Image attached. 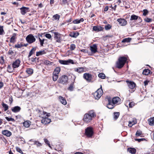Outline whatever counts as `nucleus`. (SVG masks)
<instances>
[{
    "mask_svg": "<svg viewBox=\"0 0 154 154\" xmlns=\"http://www.w3.org/2000/svg\"><path fill=\"white\" fill-rule=\"evenodd\" d=\"M93 29L94 31L98 32L102 30L103 28L100 26H94L93 27Z\"/></svg>",
    "mask_w": 154,
    "mask_h": 154,
    "instance_id": "nucleus-19",
    "label": "nucleus"
},
{
    "mask_svg": "<svg viewBox=\"0 0 154 154\" xmlns=\"http://www.w3.org/2000/svg\"><path fill=\"white\" fill-rule=\"evenodd\" d=\"M148 121L149 122V124L151 125H154V117L149 119Z\"/></svg>",
    "mask_w": 154,
    "mask_h": 154,
    "instance_id": "nucleus-37",
    "label": "nucleus"
},
{
    "mask_svg": "<svg viewBox=\"0 0 154 154\" xmlns=\"http://www.w3.org/2000/svg\"><path fill=\"white\" fill-rule=\"evenodd\" d=\"M90 50L91 52L95 53L97 51V47L96 45L94 44L90 47Z\"/></svg>",
    "mask_w": 154,
    "mask_h": 154,
    "instance_id": "nucleus-16",
    "label": "nucleus"
},
{
    "mask_svg": "<svg viewBox=\"0 0 154 154\" xmlns=\"http://www.w3.org/2000/svg\"><path fill=\"white\" fill-rule=\"evenodd\" d=\"M5 32L3 29V26H0V35H2L4 34Z\"/></svg>",
    "mask_w": 154,
    "mask_h": 154,
    "instance_id": "nucleus-39",
    "label": "nucleus"
},
{
    "mask_svg": "<svg viewBox=\"0 0 154 154\" xmlns=\"http://www.w3.org/2000/svg\"><path fill=\"white\" fill-rule=\"evenodd\" d=\"M60 71V67H56L53 72V74L59 76V74Z\"/></svg>",
    "mask_w": 154,
    "mask_h": 154,
    "instance_id": "nucleus-18",
    "label": "nucleus"
},
{
    "mask_svg": "<svg viewBox=\"0 0 154 154\" xmlns=\"http://www.w3.org/2000/svg\"><path fill=\"white\" fill-rule=\"evenodd\" d=\"M74 70L75 71H76L79 73H81L84 72V68L82 67L75 68Z\"/></svg>",
    "mask_w": 154,
    "mask_h": 154,
    "instance_id": "nucleus-24",
    "label": "nucleus"
},
{
    "mask_svg": "<svg viewBox=\"0 0 154 154\" xmlns=\"http://www.w3.org/2000/svg\"><path fill=\"white\" fill-rule=\"evenodd\" d=\"M59 99L61 103L64 105H65L67 104L66 100L63 97L60 96L59 97Z\"/></svg>",
    "mask_w": 154,
    "mask_h": 154,
    "instance_id": "nucleus-21",
    "label": "nucleus"
},
{
    "mask_svg": "<svg viewBox=\"0 0 154 154\" xmlns=\"http://www.w3.org/2000/svg\"><path fill=\"white\" fill-rule=\"evenodd\" d=\"M126 82L128 84V85L129 88L131 89H134L135 87V84L133 82L126 81Z\"/></svg>",
    "mask_w": 154,
    "mask_h": 154,
    "instance_id": "nucleus-12",
    "label": "nucleus"
},
{
    "mask_svg": "<svg viewBox=\"0 0 154 154\" xmlns=\"http://www.w3.org/2000/svg\"><path fill=\"white\" fill-rule=\"evenodd\" d=\"M96 116L95 112L93 110H91L88 113H86L84 116L83 120L85 122L88 123L90 122L92 118Z\"/></svg>",
    "mask_w": 154,
    "mask_h": 154,
    "instance_id": "nucleus-1",
    "label": "nucleus"
},
{
    "mask_svg": "<svg viewBox=\"0 0 154 154\" xmlns=\"http://www.w3.org/2000/svg\"><path fill=\"white\" fill-rule=\"evenodd\" d=\"M5 118L8 121H11L13 122H15L14 119L12 117L9 118L8 117H6Z\"/></svg>",
    "mask_w": 154,
    "mask_h": 154,
    "instance_id": "nucleus-44",
    "label": "nucleus"
},
{
    "mask_svg": "<svg viewBox=\"0 0 154 154\" xmlns=\"http://www.w3.org/2000/svg\"><path fill=\"white\" fill-rule=\"evenodd\" d=\"M142 134V132L141 131H137L136 133V135L137 137L140 136Z\"/></svg>",
    "mask_w": 154,
    "mask_h": 154,
    "instance_id": "nucleus-57",
    "label": "nucleus"
},
{
    "mask_svg": "<svg viewBox=\"0 0 154 154\" xmlns=\"http://www.w3.org/2000/svg\"><path fill=\"white\" fill-rule=\"evenodd\" d=\"M26 39L29 44H32L35 42L36 39L34 36L32 34H29L26 37Z\"/></svg>",
    "mask_w": 154,
    "mask_h": 154,
    "instance_id": "nucleus-5",
    "label": "nucleus"
},
{
    "mask_svg": "<svg viewBox=\"0 0 154 154\" xmlns=\"http://www.w3.org/2000/svg\"><path fill=\"white\" fill-rule=\"evenodd\" d=\"M45 36L48 39H50L51 38V35L50 34L48 33L45 34Z\"/></svg>",
    "mask_w": 154,
    "mask_h": 154,
    "instance_id": "nucleus-60",
    "label": "nucleus"
},
{
    "mask_svg": "<svg viewBox=\"0 0 154 154\" xmlns=\"http://www.w3.org/2000/svg\"><path fill=\"white\" fill-rule=\"evenodd\" d=\"M119 112H115L114 113L113 118L115 120L117 119L119 117Z\"/></svg>",
    "mask_w": 154,
    "mask_h": 154,
    "instance_id": "nucleus-40",
    "label": "nucleus"
},
{
    "mask_svg": "<svg viewBox=\"0 0 154 154\" xmlns=\"http://www.w3.org/2000/svg\"><path fill=\"white\" fill-rule=\"evenodd\" d=\"M73 85H70L68 88V90H69L70 91H72L73 89Z\"/></svg>",
    "mask_w": 154,
    "mask_h": 154,
    "instance_id": "nucleus-59",
    "label": "nucleus"
},
{
    "mask_svg": "<svg viewBox=\"0 0 154 154\" xmlns=\"http://www.w3.org/2000/svg\"><path fill=\"white\" fill-rule=\"evenodd\" d=\"M3 83L2 82H0V89L3 86Z\"/></svg>",
    "mask_w": 154,
    "mask_h": 154,
    "instance_id": "nucleus-63",
    "label": "nucleus"
},
{
    "mask_svg": "<svg viewBox=\"0 0 154 154\" xmlns=\"http://www.w3.org/2000/svg\"><path fill=\"white\" fill-rule=\"evenodd\" d=\"M38 39L40 42L41 45V46H43L45 39H43L42 40L40 38H39Z\"/></svg>",
    "mask_w": 154,
    "mask_h": 154,
    "instance_id": "nucleus-53",
    "label": "nucleus"
},
{
    "mask_svg": "<svg viewBox=\"0 0 154 154\" xmlns=\"http://www.w3.org/2000/svg\"><path fill=\"white\" fill-rule=\"evenodd\" d=\"M2 134L8 137H10L12 135V133L7 130H4L2 131Z\"/></svg>",
    "mask_w": 154,
    "mask_h": 154,
    "instance_id": "nucleus-17",
    "label": "nucleus"
},
{
    "mask_svg": "<svg viewBox=\"0 0 154 154\" xmlns=\"http://www.w3.org/2000/svg\"><path fill=\"white\" fill-rule=\"evenodd\" d=\"M44 141L45 142V143H46L47 145H48V146L51 148V149L52 147L50 145L49 141L46 138H45L44 139Z\"/></svg>",
    "mask_w": 154,
    "mask_h": 154,
    "instance_id": "nucleus-46",
    "label": "nucleus"
},
{
    "mask_svg": "<svg viewBox=\"0 0 154 154\" xmlns=\"http://www.w3.org/2000/svg\"><path fill=\"white\" fill-rule=\"evenodd\" d=\"M117 21L119 23V24L122 26H125L127 25V21L124 19H118L117 20Z\"/></svg>",
    "mask_w": 154,
    "mask_h": 154,
    "instance_id": "nucleus-10",
    "label": "nucleus"
},
{
    "mask_svg": "<svg viewBox=\"0 0 154 154\" xmlns=\"http://www.w3.org/2000/svg\"><path fill=\"white\" fill-rule=\"evenodd\" d=\"M16 150L18 152H20V153L23 154V152L22 150L21 149L18 147H16Z\"/></svg>",
    "mask_w": 154,
    "mask_h": 154,
    "instance_id": "nucleus-56",
    "label": "nucleus"
},
{
    "mask_svg": "<svg viewBox=\"0 0 154 154\" xmlns=\"http://www.w3.org/2000/svg\"><path fill=\"white\" fill-rule=\"evenodd\" d=\"M20 61L19 59L16 60L12 64V67L13 68H16L18 67L20 64Z\"/></svg>",
    "mask_w": 154,
    "mask_h": 154,
    "instance_id": "nucleus-15",
    "label": "nucleus"
},
{
    "mask_svg": "<svg viewBox=\"0 0 154 154\" xmlns=\"http://www.w3.org/2000/svg\"><path fill=\"white\" fill-rule=\"evenodd\" d=\"M2 105L3 107L4 108L5 111H7L8 109V106L4 103L2 102Z\"/></svg>",
    "mask_w": 154,
    "mask_h": 154,
    "instance_id": "nucleus-35",
    "label": "nucleus"
},
{
    "mask_svg": "<svg viewBox=\"0 0 154 154\" xmlns=\"http://www.w3.org/2000/svg\"><path fill=\"white\" fill-rule=\"evenodd\" d=\"M11 109L13 112L16 113L19 112L21 109V108L20 106H17L12 108Z\"/></svg>",
    "mask_w": 154,
    "mask_h": 154,
    "instance_id": "nucleus-20",
    "label": "nucleus"
},
{
    "mask_svg": "<svg viewBox=\"0 0 154 154\" xmlns=\"http://www.w3.org/2000/svg\"><path fill=\"white\" fill-rule=\"evenodd\" d=\"M21 13L23 15H24L25 14L29 11V8L27 7H23L20 8Z\"/></svg>",
    "mask_w": 154,
    "mask_h": 154,
    "instance_id": "nucleus-13",
    "label": "nucleus"
},
{
    "mask_svg": "<svg viewBox=\"0 0 154 154\" xmlns=\"http://www.w3.org/2000/svg\"><path fill=\"white\" fill-rule=\"evenodd\" d=\"M108 10V7L106 6L105 7L104 9V11H107Z\"/></svg>",
    "mask_w": 154,
    "mask_h": 154,
    "instance_id": "nucleus-64",
    "label": "nucleus"
},
{
    "mask_svg": "<svg viewBox=\"0 0 154 154\" xmlns=\"http://www.w3.org/2000/svg\"><path fill=\"white\" fill-rule=\"evenodd\" d=\"M131 40V38H125L122 41V42H129Z\"/></svg>",
    "mask_w": 154,
    "mask_h": 154,
    "instance_id": "nucleus-42",
    "label": "nucleus"
},
{
    "mask_svg": "<svg viewBox=\"0 0 154 154\" xmlns=\"http://www.w3.org/2000/svg\"><path fill=\"white\" fill-rule=\"evenodd\" d=\"M14 68L13 67L12 68L11 66H8L7 67V71L11 73L13 72Z\"/></svg>",
    "mask_w": 154,
    "mask_h": 154,
    "instance_id": "nucleus-41",
    "label": "nucleus"
},
{
    "mask_svg": "<svg viewBox=\"0 0 154 154\" xmlns=\"http://www.w3.org/2000/svg\"><path fill=\"white\" fill-rule=\"evenodd\" d=\"M144 20L146 22L149 23L152 21V19L146 17L144 19Z\"/></svg>",
    "mask_w": 154,
    "mask_h": 154,
    "instance_id": "nucleus-52",
    "label": "nucleus"
},
{
    "mask_svg": "<svg viewBox=\"0 0 154 154\" xmlns=\"http://www.w3.org/2000/svg\"><path fill=\"white\" fill-rule=\"evenodd\" d=\"M98 77L102 79H104L105 78V75L103 73H100L98 75Z\"/></svg>",
    "mask_w": 154,
    "mask_h": 154,
    "instance_id": "nucleus-45",
    "label": "nucleus"
},
{
    "mask_svg": "<svg viewBox=\"0 0 154 154\" xmlns=\"http://www.w3.org/2000/svg\"><path fill=\"white\" fill-rule=\"evenodd\" d=\"M44 63L45 64L47 65H51L53 63L52 62H51L49 60H45Z\"/></svg>",
    "mask_w": 154,
    "mask_h": 154,
    "instance_id": "nucleus-43",
    "label": "nucleus"
},
{
    "mask_svg": "<svg viewBox=\"0 0 154 154\" xmlns=\"http://www.w3.org/2000/svg\"><path fill=\"white\" fill-rule=\"evenodd\" d=\"M85 134L87 137H90L92 136L93 134L92 129L91 128L88 127L85 129Z\"/></svg>",
    "mask_w": 154,
    "mask_h": 154,
    "instance_id": "nucleus-8",
    "label": "nucleus"
},
{
    "mask_svg": "<svg viewBox=\"0 0 154 154\" xmlns=\"http://www.w3.org/2000/svg\"><path fill=\"white\" fill-rule=\"evenodd\" d=\"M23 47L22 44L21 43L17 44L15 45L14 47L17 48H20Z\"/></svg>",
    "mask_w": 154,
    "mask_h": 154,
    "instance_id": "nucleus-49",
    "label": "nucleus"
},
{
    "mask_svg": "<svg viewBox=\"0 0 154 154\" xmlns=\"http://www.w3.org/2000/svg\"><path fill=\"white\" fill-rule=\"evenodd\" d=\"M60 63L62 64L68 65L69 63H73V60L69 59L67 60H60L59 61Z\"/></svg>",
    "mask_w": 154,
    "mask_h": 154,
    "instance_id": "nucleus-9",
    "label": "nucleus"
},
{
    "mask_svg": "<svg viewBox=\"0 0 154 154\" xmlns=\"http://www.w3.org/2000/svg\"><path fill=\"white\" fill-rule=\"evenodd\" d=\"M149 82V81L148 80H145L144 82V84L145 86H146L148 85V83Z\"/></svg>",
    "mask_w": 154,
    "mask_h": 154,
    "instance_id": "nucleus-62",
    "label": "nucleus"
},
{
    "mask_svg": "<svg viewBox=\"0 0 154 154\" xmlns=\"http://www.w3.org/2000/svg\"><path fill=\"white\" fill-rule=\"evenodd\" d=\"M103 93L102 88V86L100 88L98 89L94 93V96L96 99H99L102 95Z\"/></svg>",
    "mask_w": 154,
    "mask_h": 154,
    "instance_id": "nucleus-3",
    "label": "nucleus"
},
{
    "mask_svg": "<svg viewBox=\"0 0 154 154\" xmlns=\"http://www.w3.org/2000/svg\"><path fill=\"white\" fill-rule=\"evenodd\" d=\"M112 28V26L109 24L105 25V29L106 30H109Z\"/></svg>",
    "mask_w": 154,
    "mask_h": 154,
    "instance_id": "nucleus-48",
    "label": "nucleus"
},
{
    "mask_svg": "<svg viewBox=\"0 0 154 154\" xmlns=\"http://www.w3.org/2000/svg\"><path fill=\"white\" fill-rule=\"evenodd\" d=\"M84 78L88 82H92V75L89 73H86L83 75Z\"/></svg>",
    "mask_w": 154,
    "mask_h": 154,
    "instance_id": "nucleus-7",
    "label": "nucleus"
},
{
    "mask_svg": "<svg viewBox=\"0 0 154 154\" xmlns=\"http://www.w3.org/2000/svg\"><path fill=\"white\" fill-rule=\"evenodd\" d=\"M137 121L135 119L133 120L132 121H129V122L128 126L130 127H131L132 125L136 123Z\"/></svg>",
    "mask_w": 154,
    "mask_h": 154,
    "instance_id": "nucleus-36",
    "label": "nucleus"
},
{
    "mask_svg": "<svg viewBox=\"0 0 154 154\" xmlns=\"http://www.w3.org/2000/svg\"><path fill=\"white\" fill-rule=\"evenodd\" d=\"M75 48V45L74 44H72L69 47V49L70 50L73 51L74 50Z\"/></svg>",
    "mask_w": 154,
    "mask_h": 154,
    "instance_id": "nucleus-47",
    "label": "nucleus"
},
{
    "mask_svg": "<svg viewBox=\"0 0 154 154\" xmlns=\"http://www.w3.org/2000/svg\"><path fill=\"white\" fill-rule=\"evenodd\" d=\"M127 58L125 57H120L119 58L118 61L116 63V66L119 69L122 68L125 64Z\"/></svg>",
    "mask_w": 154,
    "mask_h": 154,
    "instance_id": "nucleus-2",
    "label": "nucleus"
},
{
    "mask_svg": "<svg viewBox=\"0 0 154 154\" xmlns=\"http://www.w3.org/2000/svg\"><path fill=\"white\" fill-rule=\"evenodd\" d=\"M68 80L67 76L66 75H63L59 79L58 82L60 83L64 84L67 82Z\"/></svg>",
    "mask_w": 154,
    "mask_h": 154,
    "instance_id": "nucleus-6",
    "label": "nucleus"
},
{
    "mask_svg": "<svg viewBox=\"0 0 154 154\" xmlns=\"http://www.w3.org/2000/svg\"><path fill=\"white\" fill-rule=\"evenodd\" d=\"M52 77L53 80L54 81H55L57 80L58 76L55 75L53 74Z\"/></svg>",
    "mask_w": 154,
    "mask_h": 154,
    "instance_id": "nucleus-54",
    "label": "nucleus"
},
{
    "mask_svg": "<svg viewBox=\"0 0 154 154\" xmlns=\"http://www.w3.org/2000/svg\"><path fill=\"white\" fill-rule=\"evenodd\" d=\"M115 104L113 103L111 99H108V103L107 105V107L109 109L113 108L115 106Z\"/></svg>",
    "mask_w": 154,
    "mask_h": 154,
    "instance_id": "nucleus-14",
    "label": "nucleus"
},
{
    "mask_svg": "<svg viewBox=\"0 0 154 154\" xmlns=\"http://www.w3.org/2000/svg\"><path fill=\"white\" fill-rule=\"evenodd\" d=\"M138 18L140 19V17L138 16H136L135 15L133 14V15H132L131 16V18H130V20H136Z\"/></svg>",
    "mask_w": 154,
    "mask_h": 154,
    "instance_id": "nucleus-33",
    "label": "nucleus"
},
{
    "mask_svg": "<svg viewBox=\"0 0 154 154\" xmlns=\"http://www.w3.org/2000/svg\"><path fill=\"white\" fill-rule=\"evenodd\" d=\"M84 20L83 18H81L80 20L76 19L72 21V23L74 24H78L80 23L81 22H83Z\"/></svg>",
    "mask_w": 154,
    "mask_h": 154,
    "instance_id": "nucleus-27",
    "label": "nucleus"
},
{
    "mask_svg": "<svg viewBox=\"0 0 154 154\" xmlns=\"http://www.w3.org/2000/svg\"><path fill=\"white\" fill-rule=\"evenodd\" d=\"M0 63L2 64H3L5 63V60L3 56H1L0 58Z\"/></svg>",
    "mask_w": 154,
    "mask_h": 154,
    "instance_id": "nucleus-51",
    "label": "nucleus"
},
{
    "mask_svg": "<svg viewBox=\"0 0 154 154\" xmlns=\"http://www.w3.org/2000/svg\"><path fill=\"white\" fill-rule=\"evenodd\" d=\"M16 38L15 36H12L10 39V42L11 43H14L15 42L16 40Z\"/></svg>",
    "mask_w": 154,
    "mask_h": 154,
    "instance_id": "nucleus-38",
    "label": "nucleus"
},
{
    "mask_svg": "<svg viewBox=\"0 0 154 154\" xmlns=\"http://www.w3.org/2000/svg\"><path fill=\"white\" fill-rule=\"evenodd\" d=\"M36 47L32 48L29 53L28 57H30L33 54H34L36 50Z\"/></svg>",
    "mask_w": 154,
    "mask_h": 154,
    "instance_id": "nucleus-29",
    "label": "nucleus"
},
{
    "mask_svg": "<svg viewBox=\"0 0 154 154\" xmlns=\"http://www.w3.org/2000/svg\"><path fill=\"white\" fill-rule=\"evenodd\" d=\"M14 54V52L11 49H10L8 52V54L9 55H13Z\"/></svg>",
    "mask_w": 154,
    "mask_h": 154,
    "instance_id": "nucleus-55",
    "label": "nucleus"
},
{
    "mask_svg": "<svg viewBox=\"0 0 154 154\" xmlns=\"http://www.w3.org/2000/svg\"><path fill=\"white\" fill-rule=\"evenodd\" d=\"M53 20H58L60 18V15L57 14H56L53 16Z\"/></svg>",
    "mask_w": 154,
    "mask_h": 154,
    "instance_id": "nucleus-34",
    "label": "nucleus"
},
{
    "mask_svg": "<svg viewBox=\"0 0 154 154\" xmlns=\"http://www.w3.org/2000/svg\"><path fill=\"white\" fill-rule=\"evenodd\" d=\"M128 151L132 153V154H134L136 152V150L134 148H129L128 149Z\"/></svg>",
    "mask_w": 154,
    "mask_h": 154,
    "instance_id": "nucleus-30",
    "label": "nucleus"
},
{
    "mask_svg": "<svg viewBox=\"0 0 154 154\" xmlns=\"http://www.w3.org/2000/svg\"><path fill=\"white\" fill-rule=\"evenodd\" d=\"M112 101L115 104L119 103L120 101V98L119 97H115L112 99Z\"/></svg>",
    "mask_w": 154,
    "mask_h": 154,
    "instance_id": "nucleus-23",
    "label": "nucleus"
},
{
    "mask_svg": "<svg viewBox=\"0 0 154 154\" xmlns=\"http://www.w3.org/2000/svg\"><path fill=\"white\" fill-rule=\"evenodd\" d=\"M54 38L56 40V42L60 43L61 42V36L57 32H54Z\"/></svg>",
    "mask_w": 154,
    "mask_h": 154,
    "instance_id": "nucleus-11",
    "label": "nucleus"
},
{
    "mask_svg": "<svg viewBox=\"0 0 154 154\" xmlns=\"http://www.w3.org/2000/svg\"><path fill=\"white\" fill-rule=\"evenodd\" d=\"M79 35L78 32H73L70 34V36L72 37L76 38Z\"/></svg>",
    "mask_w": 154,
    "mask_h": 154,
    "instance_id": "nucleus-25",
    "label": "nucleus"
},
{
    "mask_svg": "<svg viewBox=\"0 0 154 154\" xmlns=\"http://www.w3.org/2000/svg\"><path fill=\"white\" fill-rule=\"evenodd\" d=\"M43 114L44 115L46 114V116H45V118H44V116H43V119L41 120V122L43 124L46 125L49 123L51 122V120L50 119L48 118V116L49 115V114H47L46 112H43Z\"/></svg>",
    "mask_w": 154,
    "mask_h": 154,
    "instance_id": "nucleus-4",
    "label": "nucleus"
},
{
    "mask_svg": "<svg viewBox=\"0 0 154 154\" xmlns=\"http://www.w3.org/2000/svg\"><path fill=\"white\" fill-rule=\"evenodd\" d=\"M26 72L29 75H31L33 73V70L30 68H28L26 69Z\"/></svg>",
    "mask_w": 154,
    "mask_h": 154,
    "instance_id": "nucleus-28",
    "label": "nucleus"
},
{
    "mask_svg": "<svg viewBox=\"0 0 154 154\" xmlns=\"http://www.w3.org/2000/svg\"><path fill=\"white\" fill-rule=\"evenodd\" d=\"M145 140L144 138H141V139H135V140L136 141H137L138 142H140L141 141H143Z\"/></svg>",
    "mask_w": 154,
    "mask_h": 154,
    "instance_id": "nucleus-61",
    "label": "nucleus"
},
{
    "mask_svg": "<svg viewBox=\"0 0 154 154\" xmlns=\"http://www.w3.org/2000/svg\"><path fill=\"white\" fill-rule=\"evenodd\" d=\"M46 53V52L45 51V50H42L39 51L38 52H37L36 53V55L37 56H38L40 55L45 54Z\"/></svg>",
    "mask_w": 154,
    "mask_h": 154,
    "instance_id": "nucleus-26",
    "label": "nucleus"
},
{
    "mask_svg": "<svg viewBox=\"0 0 154 154\" xmlns=\"http://www.w3.org/2000/svg\"><path fill=\"white\" fill-rule=\"evenodd\" d=\"M23 125L26 128L29 127L30 125V122L29 121H26L23 123Z\"/></svg>",
    "mask_w": 154,
    "mask_h": 154,
    "instance_id": "nucleus-32",
    "label": "nucleus"
},
{
    "mask_svg": "<svg viewBox=\"0 0 154 154\" xmlns=\"http://www.w3.org/2000/svg\"><path fill=\"white\" fill-rule=\"evenodd\" d=\"M143 15L144 16L146 15L149 13V11L147 9H144L143 10Z\"/></svg>",
    "mask_w": 154,
    "mask_h": 154,
    "instance_id": "nucleus-50",
    "label": "nucleus"
},
{
    "mask_svg": "<svg viewBox=\"0 0 154 154\" xmlns=\"http://www.w3.org/2000/svg\"><path fill=\"white\" fill-rule=\"evenodd\" d=\"M129 106L130 108H132L135 105V103L133 102H131L129 104Z\"/></svg>",
    "mask_w": 154,
    "mask_h": 154,
    "instance_id": "nucleus-58",
    "label": "nucleus"
},
{
    "mask_svg": "<svg viewBox=\"0 0 154 154\" xmlns=\"http://www.w3.org/2000/svg\"><path fill=\"white\" fill-rule=\"evenodd\" d=\"M29 142L32 141L34 142V144L36 145H37V146L39 147L41 146H42V144L41 143H40L39 141H35L33 139H31L29 140Z\"/></svg>",
    "mask_w": 154,
    "mask_h": 154,
    "instance_id": "nucleus-22",
    "label": "nucleus"
},
{
    "mask_svg": "<svg viewBox=\"0 0 154 154\" xmlns=\"http://www.w3.org/2000/svg\"><path fill=\"white\" fill-rule=\"evenodd\" d=\"M150 72V70L148 69H145L143 72V74L145 75H147Z\"/></svg>",
    "mask_w": 154,
    "mask_h": 154,
    "instance_id": "nucleus-31",
    "label": "nucleus"
}]
</instances>
